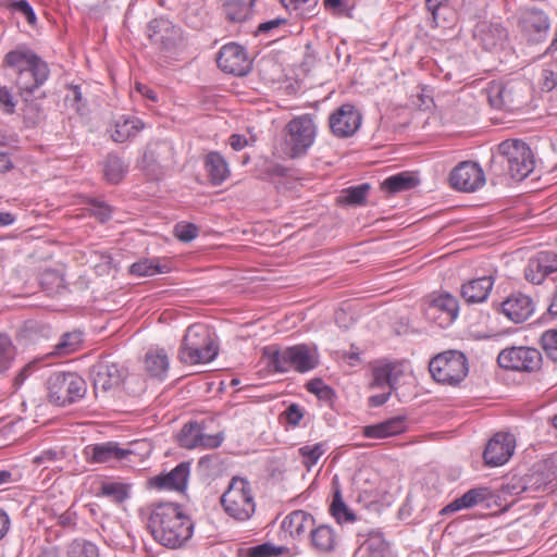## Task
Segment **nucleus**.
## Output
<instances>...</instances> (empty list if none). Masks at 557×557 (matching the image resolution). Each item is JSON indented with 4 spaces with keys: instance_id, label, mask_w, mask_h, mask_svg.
<instances>
[{
    "instance_id": "nucleus-3",
    "label": "nucleus",
    "mask_w": 557,
    "mask_h": 557,
    "mask_svg": "<svg viewBox=\"0 0 557 557\" xmlns=\"http://www.w3.org/2000/svg\"><path fill=\"white\" fill-rule=\"evenodd\" d=\"M262 358L267 366L274 372L285 373L294 370L307 373L319 364V357L314 348L306 344H298L281 349L276 345L262 348Z\"/></svg>"
},
{
    "instance_id": "nucleus-42",
    "label": "nucleus",
    "mask_w": 557,
    "mask_h": 557,
    "mask_svg": "<svg viewBox=\"0 0 557 557\" xmlns=\"http://www.w3.org/2000/svg\"><path fill=\"white\" fill-rule=\"evenodd\" d=\"M83 342L81 332H69L61 336L54 346V354L59 356L70 355L78 349Z\"/></svg>"
},
{
    "instance_id": "nucleus-39",
    "label": "nucleus",
    "mask_w": 557,
    "mask_h": 557,
    "mask_svg": "<svg viewBox=\"0 0 557 557\" xmlns=\"http://www.w3.org/2000/svg\"><path fill=\"white\" fill-rule=\"evenodd\" d=\"M127 165L116 154L110 153L104 160L103 173L108 182L117 184L125 175Z\"/></svg>"
},
{
    "instance_id": "nucleus-20",
    "label": "nucleus",
    "mask_w": 557,
    "mask_h": 557,
    "mask_svg": "<svg viewBox=\"0 0 557 557\" xmlns=\"http://www.w3.org/2000/svg\"><path fill=\"white\" fill-rule=\"evenodd\" d=\"M555 272H557V253L540 251L529 260L524 269V277L528 282L540 285Z\"/></svg>"
},
{
    "instance_id": "nucleus-43",
    "label": "nucleus",
    "mask_w": 557,
    "mask_h": 557,
    "mask_svg": "<svg viewBox=\"0 0 557 557\" xmlns=\"http://www.w3.org/2000/svg\"><path fill=\"white\" fill-rule=\"evenodd\" d=\"M249 11V7L243 0H226L223 4V12L231 22L245 21Z\"/></svg>"
},
{
    "instance_id": "nucleus-22",
    "label": "nucleus",
    "mask_w": 557,
    "mask_h": 557,
    "mask_svg": "<svg viewBox=\"0 0 557 557\" xmlns=\"http://www.w3.org/2000/svg\"><path fill=\"white\" fill-rule=\"evenodd\" d=\"M177 442L181 447L187 449L215 448L221 445L218 435L206 434L197 422L186 423L177 435Z\"/></svg>"
},
{
    "instance_id": "nucleus-56",
    "label": "nucleus",
    "mask_w": 557,
    "mask_h": 557,
    "mask_svg": "<svg viewBox=\"0 0 557 557\" xmlns=\"http://www.w3.org/2000/svg\"><path fill=\"white\" fill-rule=\"evenodd\" d=\"M308 392L318 396L319 399L330 401L334 397V391L329 385L324 384L321 379H313L306 385Z\"/></svg>"
},
{
    "instance_id": "nucleus-32",
    "label": "nucleus",
    "mask_w": 557,
    "mask_h": 557,
    "mask_svg": "<svg viewBox=\"0 0 557 557\" xmlns=\"http://www.w3.org/2000/svg\"><path fill=\"white\" fill-rule=\"evenodd\" d=\"M205 169L207 171L209 181L213 186L221 185L231 175L228 163L218 151H211L206 156Z\"/></svg>"
},
{
    "instance_id": "nucleus-53",
    "label": "nucleus",
    "mask_w": 557,
    "mask_h": 557,
    "mask_svg": "<svg viewBox=\"0 0 557 557\" xmlns=\"http://www.w3.org/2000/svg\"><path fill=\"white\" fill-rule=\"evenodd\" d=\"M541 345L546 356L557 362V330L545 331L541 336Z\"/></svg>"
},
{
    "instance_id": "nucleus-6",
    "label": "nucleus",
    "mask_w": 557,
    "mask_h": 557,
    "mask_svg": "<svg viewBox=\"0 0 557 557\" xmlns=\"http://www.w3.org/2000/svg\"><path fill=\"white\" fill-rule=\"evenodd\" d=\"M221 505L224 511L237 521L250 519L255 513L256 503L249 481L234 476L221 496Z\"/></svg>"
},
{
    "instance_id": "nucleus-5",
    "label": "nucleus",
    "mask_w": 557,
    "mask_h": 557,
    "mask_svg": "<svg viewBox=\"0 0 557 557\" xmlns=\"http://www.w3.org/2000/svg\"><path fill=\"white\" fill-rule=\"evenodd\" d=\"M493 163L507 164L508 174L522 181L534 170L535 159L531 148L521 139H507L498 145V156Z\"/></svg>"
},
{
    "instance_id": "nucleus-23",
    "label": "nucleus",
    "mask_w": 557,
    "mask_h": 557,
    "mask_svg": "<svg viewBox=\"0 0 557 557\" xmlns=\"http://www.w3.org/2000/svg\"><path fill=\"white\" fill-rule=\"evenodd\" d=\"M533 299L522 293H513L502 302V312L512 322L522 323L534 312Z\"/></svg>"
},
{
    "instance_id": "nucleus-60",
    "label": "nucleus",
    "mask_w": 557,
    "mask_h": 557,
    "mask_svg": "<svg viewBox=\"0 0 557 557\" xmlns=\"http://www.w3.org/2000/svg\"><path fill=\"white\" fill-rule=\"evenodd\" d=\"M12 8L14 11L23 14L29 24H34L36 22L35 12L26 0H18L13 2Z\"/></svg>"
},
{
    "instance_id": "nucleus-9",
    "label": "nucleus",
    "mask_w": 557,
    "mask_h": 557,
    "mask_svg": "<svg viewBox=\"0 0 557 557\" xmlns=\"http://www.w3.org/2000/svg\"><path fill=\"white\" fill-rule=\"evenodd\" d=\"M468 360L458 350H447L436 355L429 363L432 377L442 384L457 385L468 374Z\"/></svg>"
},
{
    "instance_id": "nucleus-14",
    "label": "nucleus",
    "mask_w": 557,
    "mask_h": 557,
    "mask_svg": "<svg viewBox=\"0 0 557 557\" xmlns=\"http://www.w3.org/2000/svg\"><path fill=\"white\" fill-rule=\"evenodd\" d=\"M362 114L351 103H344L333 111L329 117L331 133L337 138L354 136L360 128Z\"/></svg>"
},
{
    "instance_id": "nucleus-7",
    "label": "nucleus",
    "mask_w": 557,
    "mask_h": 557,
    "mask_svg": "<svg viewBox=\"0 0 557 557\" xmlns=\"http://www.w3.org/2000/svg\"><path fill=\"white\" fill-rule=\"evenodd\" d=\"M529 87L522 81L492 82L485 88L492 108L513 112L527 104Z\"/></svg>"
},
{
    "instance_id": "nucleus-24",
    "label": "nucleus",
    "mask_w": 557,
    "mask_h": 557,
    "mask_svg": "<svg viewBox=\"0 0 557 557\" xmlns=\"http://www.w3.org/2000/svg\"><path fill=\"white\" fill-rule=\"evenodd\" d=\"M173 159V148L166 141H157L150 144L141 160V168L149 175L158 176L161 174L162 163Z\"/></svg>"
},
{
    "instance_id": "nucleus-15",
    "label": "nucleus",
    "mask_w": 557,
    "mask_h": 557,
    "mask_svg": "<svg viewBox=\"0 0 557 557\" xmlns=\"http://www.w3.org/2000/svg\"><path fill=\"white\" fill-rule=\"evenodd\" d=\"M458 313V300L448 293L431 298L424 309L425 318L441 327L450 325L457 319Z\"/></svg>"
},
{
    "instance_id": "nucleus-27",
    "label": "nucleus",
    "mask_w": 557,
    "mask_h": 557,
    "mask_svg": "<svg viewBox=\"0 0 557 557\" xmlns=\"http://www.w3.org/2000/svg\"><path fill=\"white\" fill-rule=\"evenodd\" d=\"M519 26L528 36H534V40H540L543 34L549 28L547 15L537 9H527L521 12L519 17Z\"/></svg>"
},
{
    "instance_id": "nucleus-29",
    "label": "nucleus",
    "mask_w": 557,
    "mask_h": 557,
    "mask_svg": "<svg viewBox=\"0 0 557 557\" xmlns=\"http://www.w3.org/2000/svg\"><path fill=\"white\" fill-rule=\"evenodd\" d=\"M493 285L494 280L492 276L473 278L462 284L460 294L462 299L469 305L481 304L487 299Z\"/></svg>"
},
{
    "instance_id": "nucleus-46",
    "label": "nucleus",
    "mask_w": 557,
    "mask_h": 557,
    "mask_svg": "<svg viewBox=\"0 0 557 557\" xmlns=\"http://www.w3.org/2000/svg\"><path fill=\"white\" fill-rule=\"evenodd\" d=\"M16 350L11 338L0 334V373L5 372L15 359Z\"/></svg>"
},
{
    "instance_id": "nucleus-47",
    "label": "nucleus",
    "mask_w": 557,
    "mask_h": 557,
    "mask_svg": "<svg viewBox=\"0 0 557 557\" xmlns=\"http://www.w3.org/2000/svg\"><path fill=\"white\" fill-rule=\"evenodd\" d=\"M368 557H386L388 544L381 533H372L364 543Z\"/></svg>"
},
{
    "instance_id": "nucleus-25",
    "label": "nucleus",
    "mask_w": 557,
    "mask_h": 557,
    "mask_svg": "<svg viewBox=\"0 0 557 557\" xmlns=\"http://www.w3.org/2000/svg\"><path fill=\"white\" fill-rule=\"evenodd\" d=\"M189 465L182 462L165 474H159L149 480V485L158 490L183 492L186 488Z\"/></svg>"
},
{
    "instance_id": "nucleus-58",
    "label": "nucleus",
    "mask_w": 557,
    "mask_h": 557,
    "mask_svg": "<svg viewBox=\"0 0 557 557\" xmlns=\"http://www.w3.org/2000/svg\"><path fill=\"white\" fill-rule=\"evenodd\" d=\"M89 205L90 214L94 215L101 223H104L111 219L112 208L108 203L103 201H98L96 199H90Z\"/></svg>"
},
{
    "instance_id": "nucleus-2",
    "label": "nucleus",
    "mask_w": 557,
    "mask_h": 557,
    "mask_svg": "<svg viewBox=\"0 0 557 557\" xmlns=\"http://www.w3.org/2000/svg\"><path fill=\"white\" fill-rule=\"evenodd\" d=\"M2 66L15 72V85L25 101L46 83L50 74L48 63L26 47L9 51Z\"/></svg>"
},
{
    "instance_id": "nucleus-18",
    "label": "nucleus",
    "mask_w": 557,
    "mask_h": 557,
    "mask_svg": "<svg viewBox=\"0 0 557 557\" xmlns=\"http://www.w3.org/2000/svg\"><path fill=\"white\" fill-rule=\"evenodd\" d=\"M449 182L455 189L474 191L484 185L485 176L478 163L463 161L450 172Z\"/></svg>"
},
{
    "instance_id": "nucleus-37",
    "label": "nucleus",
    "mask_w": 557,
    "mask_h": 557,
    "mask_svg": "<svg viewBox=\"0 0 557 557\" xmlns=\"http://www.w3.org/2000/svg\"><path fill=\"white\" fill-rule=\"evenodd\" d=\"M170 366L169 356L163 349L149 350L145 356L146 371L157 379H164Z\"/></svg>"
},
{
    "instance_id": "nucleus-16",
    "label": "nucleus",
    "mask_w": 557,
    "mask_h": 557,
    "mask_svg": "<svg viewBox=\"0 0 557 557\" xmlns=\"http://www.w3.org/2000/svg\"><path fill=\"white\" fill-rule=\"evenodd\" d=\"M218 66L225 73L244 76L250 71V60L244 47L237 44L224 45L216 57Z\"/></svg>"
},
{
    "instance_id": "nucleus-40",
    "label": "nucleus",
    "mask_w": 557,
    "mask_h": 557,
    "mask_svg": "<svg viewBox=\"0 0 557 557\" xmlns=\"http://www.w3.org/2000/svg\"><path fill=\"white\" fill-rule=\"evenodd\" d=\"M39 283L48 294H59L64 289L63 274L54 269H46L39 275Z\"/></svg>"
},
{
    "instance_id": "nucleus-30",
    "label": "nucleus",
    "mask_w": 557,
    "mask_h": 557,
    "mask_svg": "<svg viewBox=\"0 0 557 557\" xmlns=\"http://www.w3.org/2000/svg\"><path fill=\"white\" fill-rule=\"evenodd\" d=\"M406 430V418L397 416L380 423L364 426L362 434L369 438H385L401 434Z\"/></svg>"
},
{
    "instance_id": "nucleus-54",
    "label": "nucleus",
    "mask_w": 557,
    "mask_h": 557,
    "mask_svg": "<svg viewBox=\"0 0 557 557\" xmlns=\"http://www.w3.org/2000/svg\"><path fill=\"white\" fill-rule=\"evenodd\" d=\"M282 4L290 11L298 12L302 17L310 16L318 0H281Z\"/></svg>"
},
{
    "instance_id": "nucleus-19",
    "label": "nucleus",
    "mask_w": 557,
    "mask_h": 557,
    "mask_svg": "<svg viewBox=\"0 0 557 557\" xmlns=\"http://www.w3.org/2000/svg\"><path fill=\"white\" fill-rule=\"evenodd\" d=\"M516 448L515 436L510 433H496L486 444L483 459L487 466L498 467L505 465Z\"/></svg>"
},
{
    "instance_id": "nucleus-45",
    "label": "nucleus",
    "mask_w": 557,
    "mask_h": 557,
    "mask_svg": "<svg viewBox=\"0 0 557 557\" xmlns=\"http://www.w3.org/2000/svg\"><path fill=\"white\" fill-rule=\"evenodd\" d=\"M332 516L337 520L338 523L352 522L356 517L352 511L344 503L341 492L336 491L333 496V502L330 507Z\"/></svg>"
},
{
    "instance_id": "nucleus-10",
    "label": "nucleus",
    "mask_w": 557,
    "mask_h": 557,
    "mask_svg": "<svg viewBox=\"0 0 557 557\" xmlns=\"http://www.w3.org/2000/svg\"><path fill=\"white\" fill-rule=\"evenodd\" d=\"M285 146L290 158H299L307 153L313 145L317 125L309 114L290 120L286 125Z\"/></svg>"
},
{
    "instance_id": "nucleus-17",
    "label": "nucleus",
    "mask_w": 557,
    "mask_h": 557,
    "mask_svg": "<svg viewBox=\"0 0 557 557\" xmlns=\"http://www.w3.org/2000/svg\"><path fill=\"white\" fill-rule=\"evenodd\" d=\"M132 451H125L122 446L116 442H103L97 444H89L83 449V457L86 462L114 465L115 462H123L129 458Z\"/></svg>"
},
{
    "instance_id": "nucleus-55",
    "label": "nucleus",
    "mask_w": 557,
    "mask_h": 557,
    "mask_svg": "<svg viewBox=\"0 0 557 557\" xmlns=\"http://www.w3.org/2000/svg\"><path fill=\"white\" fill-rule=\"evenodd\" d=\"M23 109V119L27 126H36L45 117L44 110L37 102L28 100Z\"/></svg>"
},
{
    "instance_id": "nucleus-28",
    "label": "nucleus",
    "mask_w": 557,
    "mask_h": 557,
    "mask_svg": "<svg viewBox=\"0 0 557 557\" xmlns=\"http://www.w3.org/2000/svg\"><path fill=\"white\" fill-rule=\"evenodd\" d=\"M404 370L400 363L388 362L379 364L372 369V381L370 383L371 388H385L395 389L396 385L403 376Z\"/></svg>"
},
{
    "instance_id": "nucleus-63",
    "label": "nucleus",
    "mask_w": 557,
    "mask_h": 557,
    "mask_svg": "<svg viewBox=\"0 0 557 557\" xmlns=\"http://www.w3.org/2000/svg\"><path fill=\"white\" fill-rule=\"evenodd\" d=\"M285 23L286 20L284 18H274L268 22L260 23L259 26L257 27L256 35L268 34L272 29L280 27Z\"/></svg>"
},
{
    "instance_id": "nucleus-41",
    "label": "nucleus",
    "mask_w": 557,
    "mask_h": 557,
    "mask_svg": "<svg viewBox=\"0 0 557 557\" xmlns=\"http://www.w3.org/2000/svg\"><path fill=\"white\" fill-rule=\"evenodd\" d=\"M370 190V185L368 183H363L357 186H351L343 190L342 195L338 198L341 203L349 205V206H360L366 202L367 195Z\"/></svg>"
},
{
    "instance_id": "nucleus-57",
    "label": "nucleus",
    "mask_w": 557,
    "mask_h": 557,
    "mask_svg": "<svg viewBox=\"0 0 557 557\" xmlns=\"http://www.w3.org/2000/svg\"><path fill=\"white\" fill-rule=\"evenodd\" d=\"M198 227L194 223L180 222L174 227V235L184 243L191 242L198 236Z\"/></svg>"
},
{
    "instance_id": "nucleus-34",
    "label": "nucleus",
    "mask_w": 557,
    "mask_h": 557,
    "mask_svg": "<svg viewBox=\"0 0 557 557\" xmlns=\"http://www.w3.org/2000/svg\"><path fill=\"white\" fill-rule=\"evenodd\" d=\"M490 492L485 487L471 488L461 497L456 498L442 509V513L455 512L463 508H471L487 499Z\"/></svg>"
},
{
    "instance_id": "nucleus-11",
    "label": "nucleus",
    "mask_w": 557,
    "mask_h": 557,
    "mask_svg": "<svg viewBox=\"0 0 557 557\" xmlns=\"http://www.w3.org/2000/svg\"><path fill=\"white\" fill-rule=\"evenodd\" d=\"M148 37L151 45L156 46L165 55H173L184 48V36L181 27L171 21L159 17L148 25Z\"/></svg>"
},
{
    "instance_id": "nucleus-38",
    "label": "nucleus",
    "mask_w": 557,
    "mask_h": 557,
    "mask_svg": "<svg viewBox=\"0 0 557 557\" xmlns=\"http://www.w3.org/2000/svg\"><path fill=\"white\" fill-rule=\"evenodd\" d=\"M143 127L144 124L137 117H121L115 122L111 137L116 143H124L135 136Z\"/></svg>"
},
{
    "instance_id": "nucleus-44",
    "label": "nucleus",
    "mask_w": 557,
    "mask_h": 557,
    "mask_svg": "<svg viewBox=\"0 0 557 557\" xmlns=\"http://www.w3.org/2000/svg\"><path fill=\"white\" fill-rule=\"evenodd\" d=\"M69 557H99L98 547L84 539H76L67 546Z\"/></svg>"
},
{
    "instance_id": "nucleus-33",
    "label": "nucleus",
    "mask_w": 557,
    "mask_h": 557,
    "mask_svg": "<svg viewBox=\"0 0 557 557\" xmlns=\"http://www.w3.org/2000/svg\"><path fill=\"white\" fill-rule=\"evenodd\" d=\"M310 544L318 553H331L336 546V533L327 524H321L310 530Z\"/></svg>"
},
{
    "instance_id": "nucleus-13",
    "label": "nucleus",
    "mask_w": 557,
    "mask_h": 557,
    "mask_svg": "<svg viewBox=\"0 0 557 557\" xmlns=\"http://www.w3.org/2000/svg\"><path fill=\"white\" fill-rule=\"evenodd\" d=\"M497 362L507 370L534 372L541 369L542 355L531 347H510L499 352Z\"/></svg>"
},
{
    "instance_id": "nucleus-36",
    "label": "nucleus",
    "mask_w": 557,
    "mask_h": 557,
    "mask_svg": "<svg viewBox=\"0 0 557 557\" xmlns=\"http://www.w3.org/2000/svg\"><path fill=\"white\" fill-rule=\"evenodd\" d=\"M419 184V178L410 172H401L384 180L381 188L389 195L406 191L414 188Z\"/></svg>"
},
{
    "instance_id": "nucleus-59",
    "label": "nucleus",
    "mask_w": 557,
    "mask_h": 557,
    "mask_svg": "<svg viewBox=\"0 0 557 557\" xmlns=\"http://www.w3.org/2000/svg\"><path fill=\"white\" fill-rule=\"evenodd\" d=\"M447 0H425V7L428 11L432 14L433 22L436 25H440V20L442 17V11L447 10Z\"/></svg>"
},
{
    "instance_id": "nucleus-52",
    "label": "nucleus",
    "mask_w": 557,
    "mask_h": 557,
    "mask_svg": "<svg viewBox=\"0 0 557 557\" xmlns=\"http://www.w3.org/2000/svg\"><path fill=\"white\" fill-rule=\"evenodd\" d=\"M129 272L137 276H151L162 273L163 270L157 260H140L131 265Z\"/></svg>"
},
{
    "instance_id": "nucleus-35",
    "label": "nucleus",
    "mask_w": 557,
    "mask_h": 557,
    "mask_svg": "<svg viewBox=\"0 0 557 557\" xmlns=\"http://www.w3.org/2000/svg\"><path fill=\"white\" fill-rule=\"evenodd\" d=\"M178 4L186 24L196 29L203 25L207 15L205 0H178Z\"/></svg>"
},
{
    "instance_id": "nucleus-51",
    "label": "nucleus",
    "mask_w": 557,
    "mask_h": 557,
    "mask_svg": "<svg viewBox=\"0 0 557 557\" xmlns=\"http://www.w3.org/2000/svg\"><path fill=\"white\" fill-rule=\"evenodd\" d=\"M123 449L125 451H132L129 458L123 461L125 463H133L137 460H143L151 454V445L146 441L129 443L126 447H123Z\"/></svg>"
},
{
    "instance_id": "nucleus-61",
    "label": "nucleus",
    "mask_w": 557,
    "mask_h": 557,
    "mask_svg": "<svg viewBox=\"0 0 557 557\" xmlns=\"http://www.w3.org/2000/svg\"><path fill=\"white\" fill-rule=\"evenodd\" d=\"M0 106H2L3 111L9 114H12L15 110L16 102L7 86L0 87Z\"/></svg>"
},
{
    "instance_id": "nucleus-50",
    "label": "nucleus",
    "mask_w": 557,
    "mask_h": 557,
    "mask_svg": "<svg viewBox=\"0 0 557 557\" xmlns=\"http://www.w3.org/2000/svg\"><path fill=\"white\" fill-rule=\"evenodd\" d=\"M288 552L285 546H276L272 543H263L248 549L249 557H278Z\"/></svg>"
},
{
    "instance_id": "nucleus-49",
    "label": "nucleus",
    "mask_w": 557,
    "mask_h": 557,
    "mask_svg": "<svg viewBox=\"0 0 557 557\" xmlns=\"http://www.w3.org/2000/svg\"><path fill=\"white\" fill-rule=\"evenodd\" d=\"M299 455L302 457L304 465L310 469L320 457L325 453V444L317 443L314 445H305L299 448Z\"/></svg>"
},
{
    "instance_id": "nucleus-26",
    "label": "nucleus",
    "mask_w": 557,
    "mask_h": 557,
    "mask_svg": "<svg viewBox=\"0 0 557 557\" xmlns=\"http://www.w3.org/2000/svg\"><path fill=\"white\" fill-rule=\"evenodd\" d=\"M507 36V30L498 23L482 22L475 32V37L486 51H496L503 48Z\"/></svg>"
},
{
    "instance_id": "nucleus-4",
    "label": "nucleus",
    "mask_w": 557,
    "mask_h": 557,
    "mask_svg": "<svg viewBox=\"0 0 557 557\" xmlns=\"http://www.w3.org/2000/svg\"><path fill=\"white\" fill-rule=\"evenodd\" d=\"M218 355V346L209 329L202 324L188 326L178 352V359L188 364L212 361Z\"/></svg>"
},
{
    "instance_id": "nucleus-62",
    "label": "nucleus",
    "mask_w": 557,
    "mask_h": 557,
    "mask_svg": "<svg viewBox=\"0 0 557 557\" xmlns=\"http://www.w3.org/2000/svg\"><path fill=\"white\" fill-rule=\"evenodd\" d=\"M286 421L289 425L296 426L299 424L300 420L304 417V412L301 408L296 405L292 404L284 412Z\"/></svg>"
},
{
    "instance_id": "nucleus-12",
    "label": "nucleus",
    "mask_w": 557,
    "mask_h": 557,
    "mask_svg": "<svg viewBox=\"0 0 557 557\" xmlns=\"http://www.w3.org/2000/svg\"><path fill=\"white\" fill-rule=\"evenodd\" d=\"M126 374V369L110 357L101 358L89 369V377L96 394L99 391L106 393L119 387Z\"/></svg>"
},
{
    "instance_id": "nucleus-64",
    "label": "nucleus",
    "mask_w": 557,
    "mask_h": 557,
    "mask_svg": "<svg viewBox=\"0 0 557 557\" xmlns=\"http://www.w3.org/2000/svg\"><path fill=\"white\" fill-rule=\"evenodd\" d=\"M542 89L546 91L553 90L557 86V75L549 70H544L542 73Z\"/></svg>"
},
{
    "instance_id": "nucleus-21",
    "label": "nucleus",
    "mask_w": 557,
    "mask_h": 557,
    "mask_svg": "<svg viewBox=\"0 0 557 557\" xmlns=\"http://www.w3.org/2000/svg\"><path fill=\"white\" fill-rule=\"evenodd\" d=\"M556 483L555 466L550 461L537 462L525 475L523 492H545L554 488Z\"/></svg>"
},
{
    "instance_id": "nucleus-48",
    "label": "nucleus",
    "mask_w": 557,
    "mask_h": 557,
    "mask_svg": "<svg viewBox=\"0 0 557 557\" xmlns=\"http://www.w3.org/2000/svg\"><path fill=\"white\" fill-rule=\"evenodd\" d=\"M100 494L109 497L114 503L121 504L128 497L127 485L119 482L103 483Z\"/></svg>"
},
{
    "instance_id": "nucleus-1",
    "label": "nucleus",
    "mask_w": 557,
    "mask_h": 557,
    "mask_svg": "<svg viewBox=\"0 0 557 557\" xmlns=\"http://www.w3.org/2000/svg\"><path fill=\"white\" fill-rule=\"evenodd\" d=\"M148 527L153 539L170 548L181 547L194 531L190 518L175 503L153 505Z\"/></svg>"
},
{
    "instance_id": "nucleus-8",
    "label": "nucleus",
    "mask_w": 557,
    "mask_h": 557,
    "mask_svg": "<svg viewBox=\"0 0 557 557\" xmlns=\"http://www.w3.org/2000/svg\"><path fill=\"white\" fill-rule=\"evenodd\" d=\"M48 398L57 406H67L86 394L85 380L74 372H54L48 379Z\"/></svg>"
},
{
    "instance_id": "nucleus-31",
    "label": "nucleus",
    "mask_w": 557,
    "mask_h": 557,
    "mask_svg": "<svg viewBox=\"0 0 557 557\" xmlns=\"http://www.w3.org/2000/svg\"><path fill=\"white\" fill-rule=\"evenodd\" d=\"M314 523L313 517L305 510H294L282 521V529L293 539H301L307 530H311Z\"/></svg>"
}]
</instances>
